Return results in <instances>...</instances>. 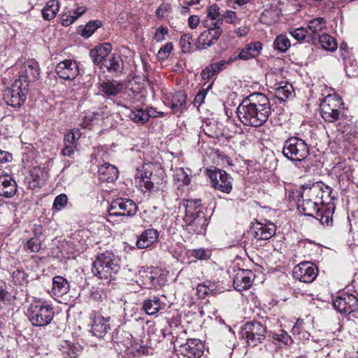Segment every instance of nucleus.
I'll return each mask as SVG.
<instances>
[{
	"label": "nucleus",
	"instance_id": "cd10ccee",
	"mask_svg": "<svg viewBox=\"0 0 358 358\" xmlns=\"http://www.w3.org/2000/svg\"><path fill=\"white\" fill-rule=\"evenodd\" d=\"M158 231L154 229H148L144 231L136 241V246L139 249H144L157 241Z\"/></svg>",
	"mask_w": 358,
	"mask_h": 358
},
{
	"label": "nucleus",
	"instance_id": "c756f323",
	"mask_svg": "<svg viewBox=\"0 0 358 358\" xmlns=\"http://www.w3.org/2000/svg\"><path fill=\"white\" fill-rule=\"evenodd\" d=\"M122 107L125 110L124 114L136 122L145 123L150 120V115L147 110L143 108L132 110L122 105Z\"/></svg>",
	"mask_w": 358,
	"mask_h": 358
},
{
	"label": "nucleus",
	"instance_id": "052dcab7",
	"mask_svg": "<svg viewBox=\"0 0 358 358\" xmlns=\"http://www.w3.org/2000/svg\"><path fill=\"white\" fill-rule=\"evenodd\" d=\"M273 338L282 343L284 345H287L288 341H291V337L284 331H281L280 334H275Z\"/></svg>",
	"mask_w": 358,
	"mask_h": 358
},
{
	"label": "nucleus",
	"instance_id": "3c124183",
	"mask_svg": "<svg viewBox=\"0 0 358 358\" xmlns=\"http://www.w3.org/2000/svg\"><path fill=\"white\" fill-rule=\"evenodd\" d=\"M192 42V36L189 34H183L180 41L182 51L184 53H187L191 51Z\"/></svg>",
	"mask_w": 358,
	"mask_h": 358
},
{
	"label": "nucleus",
	"instance_id": "2f4dec72",
	"mask_svg": "<svg viewBox=\"0 0 358 358\" xmlns=\"http://www.w3.org/2000/svg\"><path fill=\"white\" fill-rule=\"evenodd\" d=\"M76 139V133L74 131H69L64 135V146L62 150V155L64 156L72 157V155L74 154L77 147Z\"/></svg>",
	"mask_w": 358,
	"mask_h": 358
},
{
	"label": "nucleus",
	"instance_id": "412c9836",
	"mask_svg": "<svg viewBox=\"0 0 358 358\" xmlns=\"http://www.w3.org/2000/svg\"><path fill=\"white\" fill-rule=\"evenodd\" d=\"M323 182L322 181L317 182L312 184L311 185H303L301 190L298 192L297 196L301 198H310L312 201H317V203L320 205V197L322 194Z\"/></svg>",
	"mask_w": 358,
	"mask_h": 358
},
{
	"label": "nucleus",
	"instance_id": "4c0bfd02",
	"mask_svg": "<svg viewBox=\"0 0 358 358\" xmlns=\"http://www.w3.org/2000/svg\"><path fill=\"white\" fill-rule=\"evenodd\" d=\"M291 84L287 81L280 82L275 88V97L280 102H285L289 97Z\"/></svg>",
	"mask_w": 358,
	"mask_h": 358
},
{
	"label": "nucleus",
	"instance_id": "9b49d317",
	"mask_svg": "<svg viewBox=\"0 0 358 358\" xmlns=\"http://www.w3.org/2000/svg\"><path fill=\"white\" fill-rule=\"evenodd\" d=\"M212 186L219 191L229 194L232 189V178L223 170H215L209 173Z\"/></svg>",
	"mask_w": 358,
	"mask_h": 358
},
{
	"label": "nucleus",
	"instance_id": "f704fd0d",
	"mask_svg": "<svg viewBox=\"0 0 358 358\" xmlns=\"http://www.w3.org/2000/svg\"><path fill=\"white\" fill-rule=\"evenodd\" d=\"M165 306V303H161L159 297L153 296L144 301L143 308L145 313H157Z\"/></svg>",
	"mask_w": 358,
	"mask_h": 358
},
{
	"label": "nucleus",
	"instance_id": "69168bd1",
	"mask_svg": "<svg viewBox=\"0 0 358 358\" xmlns=\"http://www.w3.org/2000/svg\"><path fill=\"white\" fill-rule=\"evenodd\" d=\"M207 287L208 286H206L205 282L198 285L197 294L199 297L204 298L206 295L209 294Z\"/></svg>",
	"mask_w": 358,
	"mask_h": 358
},
{
	"label": "nucleus",
	"instance_id": "6e6552de",
	"mask_svg": "<svg viewBox=\"0 0 358 358\" xmlns=\"http://www.w3.org/2000/svg\"><path fill=\"white\" fill-rule=\"evenodd\" d=\"M16 69H19L18 79L15 80H22L27 83L35 81L39 76V66L37 62L33 59H28L24 62H17Z\"/></svg>",
	"mask_w": 358,
	"mask_h": 358
},
{
	"label": "nucleus",
	"instance_id": "c03bdc74",
	"mask_svg": "<svg viewBox=\"0 0 358 358\" xmlns=\"http://www.w3.org/2000/svg\"><path fill=\"white\" fill-rule=\"evenodd\" d=\"M50 310H52V307L47 302L40 301H36L32 303L29 308V313H48Z\"/></svg>",
	"mask_w": 358,
	"mask_h": 358
},
{
	"label": "nucleus",
	"instance_id": "a211bd4d",
	"mask_svg": "<svg viewBox=\"0 0 358 358\" xmlns=\"http://www.w3.org/2000/svg\"><path fill=\"white\" fill-rule=\"evenodd\" d=\"M262 50V43L260 41H255L248 43L241 50L238 55L234 58L231 57L229 62H234L237 59L249 60L257 57Z\"/></svg>",
	"mask_w": 358,
	"mask_h": 358
},
{
	"label": "nucleus",
	"instance_id": "09e8293b",
	"mask_svg": "<svg viewBox=\"0 0 358 358\" xmlns=\"http://www.w3.org/2000/svg\"><path fill=\"white\" fill-rule=\"evenodd\" d=\"M43 172L40 169H34L30 173V179L29 181L30 186L33 188L39 187L43 185V180L41 177L40 174H42Z\"/></svg>",
	"mask_w": 358,
	"mask_h": 358
},
{
	"label": "nucleus",
	"instance_id": "7ed1b4c3",
	"mask_svg": "<svg viewBox=\"0 0 358 358\" xmlns=\"http://www.w3.org/2000/svg\"><path fill=\"white\" fill-rule=\"evenodd\" d=\"M138 207L136 203L127 198H117L112 201L108 208L109 222H125L136 215Z\"/></svg>",
	"mask_w": 358,
	"mask_h": 358
},
{
	"label": "nucleus",
	"instance_id": "6e6d98bb",
	"mask_svg": "<svg viewBox=\"0 0 358 358\" xmlns=\"http://www.w3.org/2000/svg\"><path fill=\"white\" fill-rule=\"evenodd\" d=\"M13 279L15 284L23 285L27 282V275L24 271L17 269L13 272Z\"/></svg>",
	"mask_w": 358,
	"mask_h": 358
},
{
	"label": "nucleus",
	"instance_id": "37998d69",
	"mask_svg": "<svg viewBox=\"0 0 358 358\" xmlns=\"http://www.w3.org/2000/svg\"><path fill=\"white\" fill-rule=\"evenodd\" d=\"M220 8L216 4L211 5L207 8V16L213 20H216L215 23H213V26L219 25L222 24L223 21V15L220 13Z\"/></svg>",
	"mask_w": 358,
	"mask_h": 358
},
{
	"label": "nucleus",
	"instance_id": "7c9ffc66",
	"mask_svg": "<svg viewBox=\"0 0 358 358\" xmlns=\"http://www.w3.org/2000/svg\"><path fill=\"white\" fill-rule=\"evenodd\" d=\"M100 90L107 96H115L123 89V84L116 80H106L100 85Z\"/></svg>",
	"mask_w": 358,
	"mask_h": 358
},
{
	"label": "nucleus",
	"instance_id": "603ef678",
	"mask_svg": "<svg viewBox=\"0 0 358 358\" xmlns=\"http://www.w3.org/2000/svg\"><path fill=\"white\" fill-rule=\"evenodd\" d=\"M171 6L168 3H163L157 8L155 12L156 17L158 19H162L171 13Z\"/></svg>",
	"mask_w": 358,
	"mask_h": 358
},
{
	"label": "nucleus",
	"instance_id": "bb28decb",
	"mask_svg": "<svg viewBox=\"0 0 358 358\" xmlns=\"http://www.w3.org/2000/svg\"><path fill=\"white\" fill-rule=\"evenodd\" d=\"M69 282L64 277L57 275L52 278V287L50 292L52 296H62L69 292Z\"/></svg>",
	"mask_w": 358,
	"mask_h": 358
},
{
	"label": "nucleus",
	"instance_id": "4be33fe9",
	"mask_svg": "<svg viewBox=\"0 0 358 358\" xmlns=\"http://www.w3.org/2000/svg\"><path fill=\"white\" fill-rule=\"evenodd\" d=\"M109 317H104L102 315H94L91 324L93 335L103 338L109 329Z\"/></svg>",
	"mask_w": 358,
	"mask_h": 358
},
{
	"label": "nucleus",
	"instance_id": "e2e57ef3",
	"mask_svg": "<svg viewBox=\"0 0 358 358\" xmlns=\"http://www.w3.org/2000/svg\"><path fill=\"white\" fill-rule=\"evenodd\" d=\"M13 156L8 152L0 150V164L9 162L12 160Z\"/></svg>",
	"mask_w": 358,
	"mask_h": 358
},
{
	"label": "nucleus",
	"instance_id": "8fccbe9b",
	"mask_svg": "<svg viewBox=\"0 0 358 358\" xmlns=\"http://www.w3.org/2000/svg\"><path fill=\"white\" fill-rule=\"evenodd\" d=\"M332 188L323 182L322 194H321L319 201L320 205L328 204L332 200L331 197Z\"/></svg>",
	"mask_w": 358,
	"mask_h": 358
},
{
	"label": "nucleus",
	"instance_id": "20e7f679",
	"mask_svg": "<svg viewBox=\"0 0 358 358\" xmlns=\"http://www.w3.org/2000/svg\"><path fill=\"white\" fill-rule=\"evenodd\" d=\"M132 336L124 331H117L113 336V348L122 358H131L141 355L144 349L132 343Z\"/></svg>",
	"mask_w": 358,
	"mask_h": 358
},
{
	"label": "nucleus",
	"instance_id": "0eeeda50",
	"mask_svg": "<svg viewBox=\"0 0 358 358\" xmlns=\"http://www.w3.org/2000/svg\"><path fill=\"white\" fill-rule=\"evenodd\" d=\"M308 146L305 141L299 138L292 136V162H295L294 173L301 177L302 172H306V164L304 159L308 155Z\"/></svg>",
	"mask_w": 358,
	"mask_h": 358
},
{
	"label": "nucleus",
	"instance_id": "f3484780",
	"mask_svg": "<svg viewBox=\"0 0 358 358\" xmlns=\"http://www.w3.org/2000/svg\"><path fill=\"white\" fill-rule=\"evenodd\" d=\"M253 277L252 271L238 269L234 276V288L239 292L249 289L252 284Z\"/></svg>",
	"mask_w": 358,
	"mask_h": 358
},
{
	"label": "nucleus",
	"instance_id": "393cba45",
	"mask_svg": "<svg viewBox=\"0 0 358 358\" xmlns=\"http://www.w3.org/2000/svg\"><path fill=\"white\" fill-rule=\"evenodd\" d=\"M87 10L85 6H78L76 9L64 10L61 14L60 22L64 27H68L76 22Z\"/></svg>",
	"mask_w": 358,
	"mask_h": 358
},
{
	"label": "nucleus",
	"instance_id": "473e14b6",
	"mask_svg": "<svg viewBox=\"0 0 358 358\" xmlns=\"http://www.w3.org/2000/svg\"><path fill=\"white\" fill-rule=\"evenodd\" d=\"M123 65L124 63L121 57L113 54L103 61L102 66L106 68L109 72L120 73L123 69Z\"/></svg>",
	"mask_w": 358,
	"mask_h": 358
},
{
	"label": "nucleus",
	"instance_id": "ea45409f",
	"mask_svg": "<svg viewBox=\"0 0 358 358\" xmlns=\"http://www.w3.org/2000/svg\"><path fill=\"white\" fill-rule=\"evenodd\" d=\"M27 316L29 320L36 327L45 326L52 320V315H27Z\"/></svg>",
	"mask_w": 358,
	"mask_h": 358
},
{
	"label": "nucleus",
	"instance_id": "2eb2a0df",
	"mask_svg": "<svg viewBox=\"0 0 358 358\" xmlns=\"http://www.w3.org/2000/svg\"><path fill=\"white\" fill-rule=\"evenodd\" d=\"M55 71L61 78L68 80H73L80 73L77 62L71 59L60 62L57 65Z\"/></svg>",
	"mask_w": 358,
	"mask_h": 358
},
{
	"label": "nucleus",
	"instance_id": "338daca9",
	"mask_svg": "<svg viewBox=\"0 0 358 358\" xmlns=\"http://www.w3.org/2000/svg\"><path fill=\"white\" fill-rule=\"evenodd\" d=\"M200 20L197 15H191L188 19V25L191 29L196 28L199 24Z\"/></svg>",
	"mask_w": 358,
	"mask_h": 358
},
{
	"label": "nucleus",
	"instance_id": "ddd939ff",
	"mask_svg": "<svg viewBox=\"0 0 358 358\" xmlns=\"http://www.w3.org/2000/svg\"><path fill=\"white\" fill-rule=\"evenodd\" d=\"M222 33V29L219 25H215L201 32L198 37L196 48L199 50L206 49L215 44Z\"/></svg>",
	"mask_w": 358,
	"mask_h": 358
},
{
	"label": "nucleus",
	"instance_id": "680f3d73",
	"mask_svg": "<svg viewBox=\"0 0 358 358\" xmlns=\"http://www.w3.org/2000/svg\"><path fill=\"white\" fill-rule=\"evenodd\" d=\"M205 283L206 286H208L207 289L208 293L215 294L223 292V290L221 288H219L217 284L215 282L210 281H206Z\"/></svg>",
	"mask_w": 358,
	"mask_h": 358
},
{
	"label": "nucleus",
	"instance_id": "bf43d9fd",
	"mask_svg": "<svg viewBox=\"0 0 358 358\" xmlns=\"http://www.w3.org/2000/svg\"><path fill=\"white\" fill-rule=\"evenodd\" d=\"M168 34V29L165 27H159L155 35V39L157 42H161L164 39V35Z\"/></svg>",
	"mask_w": 358,
	"mask_h": 358
},
{
	"label": "nucleus",
	"instance_id": "aec40b11",
	"mask_svg": "<svg viewBox=\"0 0 358 358\" xmlns=\"http://www.w3.org/2000/svg\"><path fill=\"white\" fill-rule=\"evenodd\" d=\"M275 226L271 222L263 224L257 222L253 224L252 231L257 240L266 241L270 239L275 233Z\"/></svg>",
	"mask_w": 358,
	"mask_h": 358
},
{
	"label": "nucleus",
	"instance_id": "58836bf2",
	"mask_svg": "<svg viewBox=\"0 0 358 358\" xmlns=\"http://www.w3.org/2000/svg\"><path fill=\"white\" fill-rule=\"evenodd\" d=\"M318 41L322 48L329 51H334L337 48L335 38L329 34H322L318 36Z\"/></svg>",
	"mask_w": 358,
	"mask_h": 358
},
{
	"label": "nucleus",
	"instance_id": "c9c22d12",
	"mask_svg": "<svg viewBox=\"0 0 358 358\" xmlns=\"http://www.w3.org/2000/svg\"><path fill=\"white\" fill-rule=\"evenodd\" d=\"M230 62H229V59L227 62L224 60H220L217 62L210 64L202 71V77L203 78H211L212 76L220 73L224 69V66Z\"/></svg>",
	"mask_w": 358,
	"mask_h": 358
},
{
	"label": "nucleus",
	"instance_id": "de8ad7c7",
	"mask_svg": "<svg viewBox=\"0 0 358 358\" xmlns=\"http://www.w3.org/2000/svg\"><path fill=\"white\" fill-rule=\"evenodd\" d=\"M320 113L325 121L334 122L338 120L341 112L339 110H329V108H324V109H320Z\"/></svg>",
	"mask_w": 358,
	"mask_h": 358
},
{
	"label": "nucleus",
	"instance_id": "6ab92c4d",
	"mask_svg": "<svg viewBox=\"0 0 358 358\" xmlns=\"http://www.w3.org/2000/svg\"><path fill=\"white\" fill-rule=\"evenodd\" d=\"M143 166V171L138 173V178H139V185L141 187L143 186L147 190L152 191L155 188H157V185L161 183L162 179L148 169L150 168V166Z\"/></svg>",
	"mask_w": 358,
	"mask_h": 358
},
{
	"label": "nucleus",
	"instance_id": "864d4df0",
	"mask_svg": "<svg viewBox=\"0 0 358 358\" xmlns=\"http://www.w3.org/2000/svg\"><path fill=\"white\" fill-rule=\"evenodd\" d=\"M173 45L172 43H167L162 46L158 51L157 57L161 60L167 59L173 50Z\"/></svg>",
	"mask_w": 358,
	"mask_h": 358
},
{
	"label": "nucleus",
	"instance_id": "1a4fd4ad",
	"mask_svg": "<svg viewBox=\"0 0 358 358\" xmlns=\"http://www.w3.org/2000/svg\"><path fill=\"white\" fill-rule=\"evenodd\" d=\"M333 306L340 313H353L358 310V299L352 294L343 293L333 301Z\"/></svg>",
	"mask_w": 358,
	"mask_h": 358
},
{
	"label": "nucleus",
	"instance_id": "423d86ee",
	"mask_svg": "<svg viewBox=\"0 0 358 358\" xmlns=\"http://www.w3.org/2000/svg\"><path fill=\"white\" fill-rule=\"evenodd\" d=\"M266 332V327L257 321L247 322L241 328L242 338L252 347L257 345L264 340Z\"/></svg>",
	"mask_w": 358,
	"mask_h": 358
},
{
	"label": "nucleus",
	"instance_id": "b1692460",
	"mask_svg": "<svg viewBox=\"0 0 358 358\" xmlns=\"http://www.w3.org/2000/svg\"><path fill=\"white\" fill-rule=\"evenodd\" d=\"M16 192V182L9 176H0V196L10 198Z\"/></svg>",
	"mask_w": 358,
	"mask_h": 358
},
{
	"label": "nucleus",
	"instance_id": "f257e3e1",
	"mask_svg": "<svg viewBox=\"0 0 358 358\" xmlns=\"http://www.w3.org/2000/svg\"><path fill=\"white\" fill-rule=\"evenodd\" d=\"M271 113L270 102L262 93H254L239 104L237 114L241 122L246 126L258 127L268 120Z\"/></svg>",
	"mask_w": 358,
	"mask_h": 358
},
{
	"label": "nucleus",
	"instance_id": "72a5a7b5",
	"mask_svg": "<svg viewBox=\"0 0 358 358\" xmlns=\"http://www.w3.org/2000/svg\"><path fill=\"white\" fill-rule=\"evenodd\" d=\"M60 8V3L58 0L48 1L42 10L43 18L46 21H50L54 19Z\"/></svg>",
	"mask_w": 358,
	"mask_h": 358
},
{
	"label": "nucleus",
	"instance_id": "dca6fc26",
	"mask_svg": "<svg viewBox=\"0 0 358 358\" xmlns=\"http://www.w3.org/2000/svg\"><path fill=\"white\" fill-rule=\"evenodd\" d=\"M297 209L301 214L306 216L314 217L324 223L323 215L320 212L319 204L317 201H312L310 198H302V201L299 200L297 202Z\"/></svg>",
	"mask_w": 358,
	"mask_h": 358
},
{
	"label": "nucleus",
	"instance_id": "9d476101",
	"mask_svg": "<svg viewBox=\"0 0 358 358\" xmlns=\"http://www.w3.org/2000/svg\"><path fill=\"white\" fill-rule=\"evenodd\" d=\"M317 274L316 267L310 262H302L294 266L292 269L293 277L303 282H312Z\"/></svg>",
	"mask_w": 358,
	"mask_h": 358
},
{
	"label": "nucleus",
	"instance_id": "f03ea898",
	"mask_svg": "<svg viewBox=\"0 0 358 358\" xmlns=\"http://www.w3.org/2000/svg\"><path fill=\"white\" fill-rule=\"evenodd\" d=\"M119 260L110 251H106L97 255L93 262L92 271L100 279H108L115 274L119 268Z\"/></svg>",
	"mask_w": 358,
	"mask_h": 358
},
{
	"label": "nucleus",
	"instance_id": "e433bc0d",
	"mask_svg": "<svg viewBox=\"0 0 358 358\" xmlns=\"http://www.w3.org/2000/svg\"><path fill=\"white\" fill-rule=\"evenodd\" d=\"M343 105L342 99L336 95L327 96L320 103V109L329 108L330 110H340Z\"/></svg>",
	"mask_w": 358,
	"mask_h": 358
},
{
	"label": "nucleus",
	"instance_id": "5fc2aeb1",
	"mask_svg": "<svg viewBox=\"0 0 358 358\" xmlns=\"http://www.w3.org/2000/svg\"><path fill=\"white\" fill-rule=\"evenodd\" d=\"M68 201L67 196L64 194H61L56 196L53 203V208L57 210H60L64 208Z\"/></svg>",
	"mask_w": 358,
	"mask_h": 358
},
{
	"label": "nucleus",
	"instance_id": "4468645a",
	"mask_svg": "<svg viewBox=\"0 0 358 358\" xmlns=\"http://www.w3.org/2000/svg\"><path fill=\"white\" fill-rule=\"evenodd\" d=\"M184 221L189 227L196 234H201L203 228L207 225V220L203 213L199 211L192 213L189 210L185 209Z\"/></svg>",
	"mask_w": 358,
	"mask_h": 358
},
{
	"label": "nucleus",
	"instance_id": "c85d7f7f",
	"mask_svg": "<svg viewBox=\"0 0 358 358\" xmlns=\"http://www.w3.org/2000/svg\"><path fill=\"white\" fill-rule=\"evenodd\" d=\"M187 95L183 91H178L171 94V107L174 113H178L186 108Z\"/></svg>",
	"mask_w": 358,
	"mask_h": 358
},
{
	"label": "nucleus",
	"instance_id": "5701e85b",
	"mask_svg": "<svg viewBox=\"0 0 358 358\" xmlns=\"http://www.w3.org/2000/svg\"><path fill=\"white\" fill-rule=\"evenodd\" d=\"M112 50V45L109 43H105L91 50L90 56L94 64L103 65V62Z\"/></svg>",
	"mask_w": 358,
	"mask_h": 358
},
{
	"label": "nucleus",
	"instance_id": "39448f33",
	"mask_svg": "<svg viewBox=\"0 0 358 358\" xmlns=\"http://www.w3.org/2000/svg\"><path fill=\"white\" fill-rule=\"evenodd\" d=\"M28 85L22 80H15L3 94L5 102L14 108H20L27 99Z\"/></svg>",
	"mask_w": 358,
	"mask_h": 358
},
{
	"label": "nucleus",
	"instance_id": "774afa93",
	"mask_svg": "<svg viewBox=\"0 0 358 358\" xmlns=\"http://www.w3.org/2000/svg\"><path fill=\"white\" fill-rule=\"evenodd\" d=\"M223 15V18L225 19L227 23H234L236 18V13L231 10H227Z\"/></svg>",
	"mask_w": 358,
	"mask_h": 358
},
{
	"label": "nucleus",
	"instance_id": "13d9d810",
	"mask_svg": "<svg viewBox=\"0 0 358 358\" xmlns=\"http://www.w3.org/2000/svg\"><path fill=\"white\" fill-rule=\"evenodd\" d=\"M308 34V30L303 27H299L292 31V37L296 40L301 41L305 39Z\"/></svg>",
	"mask_w": 358,
	"mask_h": 358
},
{
	"label": "nucleus",
	"instance_id": "0e129e2a",
	"mask_svg": "<svg viewBox=\"0 0 358 358\" xmlns=\"http://www.w3.org/2000/svg\"><path fill=\"white\" fill-rule=\"evenodd\" d=\"M282 153L285 157L287 159H291V157L289 155L291 154V142L290 138H287L284 143V146L282 148Z\"/></svg>",
	"mask_w": 358,
	"mask_h": 358
},
{
	"label": "nucleus",
	"instance_id": "f8f14e48",
	"mask_svg": "<svg viewBox=\"0 0 358 358\" xmlns=\"http://www.w3.org/2000/svg\"><path fill=\"white\" fill-rule=\"evenodd\" d=\"M178 352L187 358H200L203 355L204 345L198 339H187L185 343L179 345Z\"/></svg>",
	"mask_w": 358,
	"mask_h": 358
},
{
	"label": "nucleus",
	"instance_id": "a878e982",
	"mask_svg": "<svg viewBox=\"0 0 358 358\" xmlns=\"http://www.w3.org/2000/svg\"><path fill=\"white\" fill-rule=\"evenodd\" d=\"M98 175L100 180L110 182L118 178V171L115 166L105 163L99 167Z\"/></svg>",
	"mask_w": 358,
	"mask_h": 358
},
{
	"label": "nucleus",
	"instance_id": "49530a36",
	"mask_svg": "<svg viewBox=\"0 0 358 358\" xmlns=\"http://www.w3.org/2000/svg\"><path fill=\"white\" fill-rule=\"evenodd\" d=\"M274 45L277 50L284 52L289 49L291 43L286 35L280 34L275 38Z\"/></svg>",
	"mask_w": 358,
	"mask_h": 358
},
{
	"label": "nucleus",
	"instance_id": "a18cd8bd",
	"mask_svg": "<svg viewBox=\"0 0 358 358\" xmlns=\"http://www.w3.org/2000/svg\"><path fill=\"white\" fill-rule=\"evenodd\" d=\"M326 27V21L322 17L315 18L309 22L308 28L312 31L316 38V34L318 31H322Z\"/></svg>",
	"mask_w": 358,
	"mask_h": 358
},
{
	"label": "nucleus",
	"instance_id": "79ce46f5",
	"mask_svg": "<svg viewBox=\"0 0 358 358\" xmlns=\"http://www.w3.org/2000/svg\"><path fill=\"white\" fill-rule=\"evenodd\" d=\"M61 347L64 349L63 352L66 353L69 358H77L78 352L80 351V345L71 343L69 341H64Z\"/></svg>",
	"mask_w": 358,
	"mask_h": 358
},
{
	"label": "nucleus",
	"instance_id": "a19ab883",
	"mask_svg": "<svg viewBox=\"0 0 358 358\" xmlns=\"http://www.w3.org/2000/svg\"><path fill=\"white\" fill-rule=\"evenodd\" d=\"M101 26L102 22L99 20L90 21L82 28L80 35L85 38H88Z\"/></svg>",
	"mask_w": 358,
	"mask_h": 358
},
{
	"label": "nucleus",
	"instance_id": "4d7b16f0",
	"mask_svg": "<svg viewBox=\"0 0 358 358\" xmlns=\"http://www.w3.org/2000/svg\"><path fill=\"white\" fill-rule=\"evenodd\" d=\"M27 250L36 252L41 249V242L37 238H30L24 245Z\"/></svg>",
	"mask_w": 358,
	"mask_h": 358
}]
</instances>
